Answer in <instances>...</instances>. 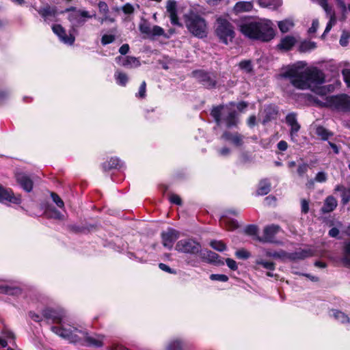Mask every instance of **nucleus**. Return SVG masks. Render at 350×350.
Segmentation results:
<instances>
[{
    "mask_svg": "<svg viewBox=\"0 0 350 350\" xmlns=\"http://www.w3.org/2000/svg\"><path fill=\"white\" fill-rule=\"evenodd\" d=\"M306 66L305 62H297L284 68L280 77L288 79L296 88L310 90L318 94H323L325 88L321 85L325 81L324 73L316 67Z\"/></svg>",
    "mask_w": 350,
    "mask_h": 350,
    "instance_id": "1",
    "label": "nucleus"
},
{
    "mask_svg": "<svg viewBox=\"0 0 350 350\" xmlns=\"http://www.w3.org/2000/svg\"><path fill=\"white\" fill-rule=\"evenodd\" d=\"M241 32L253 40L267 42L273 38L275 33L271 21L260 18L245 23L240 26Z\"/></svg>",
    "mask_w": 350,
    "mask_h": 350,
    "instance_id": "2",
    "label": "nucleus"
},
{
    "mask_svg": "<svg viewBox=\"0 0 350 350\" xmlns=\"http://www.w3.org/2000/svg\"><path fill=\"white\" fill-rule=\"evenodd\" d=\"M64 331L61 332L62 338L68 340L71 343H79L86 346H92L96 347H102L103 336H90L83 329H79L73 327L72 331L63 329Z\"/></svg>",
    "mask_w": 350,
    "mask_h": 350,
    "instance_id": "3",
    "label": "nucleus"
},
{
    "mask_svg": "<svg viewBox=\"0 0 350 350\" xmlns=\"http://www.w3.org/2000/svg\"><path fill=\"white\" fill-rule=\"evenodd\" d=\"M42 315L48 323L51 322L57 324V325L52 326L51 330L61 338L60 334L64 331V328L70 332L74 327V325L70 324L68 315L62 310L45 308L42 310Z\"/></svg>",
    "mask_w": 350,
    "mask_h": 350,
    "instance_id": "4",
    "label": "nucleus"
},
{
    "mask_svg": "<svg viewBox=\"0 0 350 350\" xmlns=\"http://www.w3.org/2000/svg\"><path fill=\"white\" fill-rule=\"evenodd\" d=\"M185 25L191 33L200 38L206 36L208 31L207 23L200 15L190 12L185 16Z\"/></svg>",
    "mask_w": 350,
    "mask_h": 350,
    "instance_id": "5",
    "label": "nucleus"
},
{
    "mask_svg": "<svg viewBox=\"0 0 350 350\" xmlns=\"http://www.w3.org/2000/svg\"><path fill=\"white\" fill-rule=\"evenodd\" d=\"M215 32L219 41L225 44L232 42L235 36L233 25L222 17L217 19Z\"/></svg>",
    "mask_w": 350,
    "mask_h": 350,
    "instance_id": "6",
    "label": "nucleus"
},
{
    "mask_svg": "<svg viewBox=\"0 0 350 350\" xmlns=\"http://www.w3.org/2000/svg\"><path fill=\"white\" fill-rule=\"evenodd\" d=\"M211 115L217 122V125H219L224 121L226 126L230 128L236 126L238 122L235 111L228 106H218L213 108L211 111Z\"/></svg>",
    "mask_w": 350,
    "mask_h": 350,
    "instance_id": "7",
    "label": "nucleus"
},
{
    "mask_svg": "<svg viewBox=\"0 0 350 350\" xmlns=\"http://www.w3.org/2000/svg\"><path fill=\"white\" fill-rule=\"evenodd\" d=\"M201 244L196 239L187 238L176 243L175 250L179 253L196 256L201 252Z\"/></svg>",
    "mask_w": 350,
    "mask_h": 350,
    "instance_id": "8",
    "label": "nucleus"
},
{
    "mask_svg": "<svg viewBox=\"0 0 350 350\" xmlns=\"http://www.w3.org/2000/svg\"><path fill=\"white\" fill-rule=\"evenodd\" d=\"M323 105L338 111H350V96L346 94L327 96Z\"/></svg>",
    "mask_w": 350,
    "mask_h": 350,
    "instance_id": "9",
    "label": "nucleus"
},
{
    "mask_svg": "<svg viewBox=\"0 0 350 350\" xmlns=\"http://www.w3.org/2000/svg\"><path fill=\"white\" fill-rule=\"evenodd\" d=\"M140 32L145 35V37L150 39H155L159 36L167 38L164 29L158 25H151L147 21H142L139 25Z\"/></svg>",
    "mask_w": 350,
    "mask_h": 350,
    "instance_id": "10",
    "label": "nucleus"
},
{
    "mask_svg": "<svg viewBox=\"0 0 350 350\" xmlns=\"http://www.w3.org/2000/svg\"><path fill=\"white\" fill-rule=\"evenodd\" d=\"M193 75L200 83L208 88H213L216 84V76L213 73L196 70L193 72Z\"/></svg>",
    "mask_w": 350,
    "mask_h": 350,
    "instance_id": "11",
    "label": "nucleus"
},
{
    "mask_svg": "<svg viewBox=\"0 0 350 350\" xmlns=\"http://www.w3.org/2000/svg\"><path fill=\"white\" fill-rule=\"evenodd\" d=\"M180 233L178 230L173 228H168L166 231L161 233L163 245L171 250L173 247L174 241L178 239Z\"/></svg>",
    "mask_w": 350,
    "mask_h": 350,
    "instance_id": "12",
    "label": "nucleus"
},
{
    "mask_svg": "<svg viewBox=\"0 0 350 350\" xmlns=\"http://www.w3.org/2000/svg\"><path fill=\"white\" fill-rule=\"evenodd\" d=\"M67 11L75 12V13L71 14L69 16V20L71 22L75 23L77 25H83L85 22V20L80 19L79 16L84 17V18H88L96 16L95 14L93 15H90L88 11L81 10H77L76 8H74V7H71V8L67 9Z\"/></svg>",
    "mask_w": 350,
    "mask_h": 350,
    "instance_id": "13",
    "label": "nucleus"
},
{
    "mask_svg": "<svg viewBox=\"0 0 350 350\" xmlns=\"http://www.w3.org/2000/svg\"><path fill=\"white\" fill-rule=\"evenodd\" d=\"M280 227L278 225L272 224L266 226L263 230V235L259 238L262 242L271 243L273 241L275 235L278 233Z\"/></svg>",
    "mask_w": 350,
    "mask_h": 350,
    "instance_id": "14",
    "label": "nucleus"
},
{
    "mask_svg": "<svg viewBox=\"0 0 350 350\" xmlns=\"http://www.w3.org/2000/svg\"><path fill=\"white\" fill-rule=\"evenodd\" d=\"M8 201L14 204H20L21 202L19 196H16L10 189L4 188L0 185V202Z\"/></svg>",
    "mask_w": 350,
    "mask_h": 350,
    "instance_id": "15",
    "label": "nucleus"
},
{
    "mask_svg": "<svg viewBox=\"0 0 350 350\" xmlns=\"http://www.w3.org/2000/svg\"><path fill=\"white\" fill-rule=\"evenodd\" d=\"M52 29L53 32L59 37L60 40L64 44L72 45L74 43L75 40V36H73L71 34L68 36L66 33V31L61 25H53Z\"/></svg>",
    "mask_w": 350,
    "mask_h": 350,
    "instance_id": "16",
    "label": "nucleus"
},
{
    "mask_svg": "<svg viewBox=\"0 0 350 350\" xmlns=\"http://www.w3.org/2000/svg\"><path fill=\"white\" fill-rule=\"evenodd\" d=\"M329 315L330 317L333 318L338 323L342 324L344 325H350V318L344 312L337 310V309H331L329 312Z\"/></svg>",
    "mask_w": 350,
    "mask_h": 350,
    "instance_id": "17",
    "label": "nucleus"
},
{
    "mask_svg": "<svg viewBox=\"0 0 350 350\" xmlns=\"http://www.w3.org/2000/svg\"><path fill=\"white\" fill-rule=\"evenodd\" d=\"M17 183L23 187L24 190L29 192L33 189V181L25 173L19 172L16 174Z\"/></svg>",
    "mask_w": 350,
    "mask_h": 350,
    "instance_id": "18",
    "label": "nucleus"
},
{
    "mask_svg": "<svg viewBox=\"0 0 350 350\" xmlns=\"http://www.w3.org/2000/svg\"><path fill=\"white\" fill-rule=\"evenodd\" d=\"M221 137L226 141L232 142L237 146H241L243 144V136L238 133L225 132Z\"/></svg>",
    "mask_w": 350,
    "mask_h": 350,
    "instance_id": "19",
    "label": "nucleus"
},
{
    "mask_svg": "<svg viewBox=\"0 0 350 350\" xmlns=\"http://www.w3.org/2000/svg\"><path fill=\"white\" fill-rule=\"evenodd\" d=\"M166 10L170 15L171 23L174 25H178V18L176 14V2L174 0H168Z\"/></svg>",
    "mask_w": 350,
    "mask_h": 350,
    "instance_id": "20",
    "label": "nucleus"
},
{
    "mask_svg": "<svg viewBox=\"0 0 350 350\" xmlns=\"http://www.w3.org/2000/svg\"><path fill=\"white\" fill-rule=\"evenodd\" d=\"M337 205L338 202L334 196H329L325 198L321 211L323 213H328L333 211Z\"/></svg>",
    "mask_w": 350,
    "mask_h": 350,
    "instance_id": "21",
    "label": "nucleus"
},
{
    "mask_svg": "<svg viewBox=\"0 0 350 350\" xmlns=\"http://www.w3.org/2000/svg\"><path fill=\"white\" fill-rule=\"evenodd\" d=\"M119 61V64L127 68H136L139 66V61L134 57L127 56L126 57H118L116 58Z\"/></svg>",
    "mask_w": 350,
    "mask_h": 350,
    "instance_id": "22",
    "label": "nucleus"
},
{
    "mask_svg": "<svg viewBox=\"0 0 350 350\" xmlns=\"http://www.w3.org/2000/svg\"><path fill=\"white\" fill-rule=\"evenodd\" d=\"M253 5L250 1H239L234 8L233 10L236 14H239L245 12H250L252 10Z\"/></svg>",
    "mask_w": 350,
    "mask_h": 350,
    "instance_id": "23",
    "label": "nucleus"
},
{
    "mask_svg": "<svg viewBox=\"0 0 350 350\" xmlns=\"http://www.w3.org/2000/svg\"><path fill=\"white\" fill-rule=\"evenodd\" d=\"M296 43V39L293 36H286L282 38L278 47L286 51L290 50Z\"/></svg>",
    "mask_w": 350,
    "mask_h": 350,
    "instance_id": "24",
    "label": "nucleus"
},
{
    "mask_svg": "<svg viewBox=\"0 0 350 350\" xmlns=\"http://www.w3.org/2000/svg\"><path fill=\"white\" fill-rule=\"evenodd\" d=\"M258 3L260 7L275 10L282 5V0H258Z\"/></svg>",
    "mask_w": 350,
    "mask_h": 350,
    "instance_id": "25",
    "label": "nucleus"
},
{
    "mask_svg": "<svg viewBox=\"0 0 350 350\" xmlns=\"http://www.w3.org/2000/svg\"><path fill=\"white\" fill-rule=\"evenodd\" d=\"M44 214L48 218H52L58 220L64 219V215L53 207H48L45 210Z\"/></svg>",
    "mask_w": 350,
    "mask_h": 350,
    "instance_id": "26",
    "label": "nucleus"
},
{
    "mask_svg": "<svg viewBox=\"0 0 350 350\" xmlns=\"http://www.w3.org/2000/svg\"><path fill=\"white\" fill-rule=\"evenodd\" d=\"M270 190V183L267 180H263L259 183L258 188L257 189V194L260 196H265L267 194Z\"/></svg>",
    "mask_w": 350,
    "mask_h": 350,
    "instance_id": "27",
    "label": "nucleus"
},
{
    "mask_svg": "<svg viewBox=\"0 0 350 350\" xmlns=\"http://www.w3.org/2000/svg\"><path fill=\"white\" fill-rule=\"evenodd\" d=\"M198 255L203 260L208 262H215L218 257V255L216 253L210 250L202 251L201 250V252Z\"/></svg>",
    "mask_w": 350,
    "mask_h": 350,
    "instance_id": "28",
    "label": "nucleus"
},
{
    "mask_svg": "<svg viewBox=\"0 0 350 350\" xmlns=\"http://www.w3.org/2000/svg\"><path fill=\"white\" fill-rule=\"evenodd\" d=\"M121 166V161L118 158L113 157L103 164L105 170L118 168Z\"/></svg>",
    "mask_w": 350,
    "mask_h": 350,
    "instance_id": "29",
    "label": "nucleus"
},
{
    "mask_svg": "<svg viewBox=\"0 0 350 350\" xmlns=\"http://www.w3.org/2000/svg\"><path fill=\"white\" fill-rule=\"evenodd\" d=\"M116 83L121 86H125L129 81L128 75L120 70H117L114 75Z\"/></svg>",
    "mask_w": 350,
    "mask_h": 350,
    "instance_id": "30",
    "label": "nucleus"
},
{
    "mask_svg": "<svg viewBox=\"0 0 350 350\" xmlns=\"http://www.w3.org/2000/svg\"><path fill=\"white\" fill-rule=\"evenodd\" d=\"M294 26V23L291 19H285L278 22V27L282 33L288 32Z\"/></svg>",
    "mask_w": 350,
    "mask_h": 350,
    "instance_id": "31",
    "label": "nucleus"
},
{
    "mask_svg": "<svg viewBox=\"0 0 350 350\" xmlns=\"http://www.w3.org/2000/svg\"><path fill=\"white\" fill-rule=\"evenodd\" d=\"M342 262L345 266L350 267V241L345 245Z\"/></svg>",
    "mask_w": 350,
    "mask_h": 350,
    "instance_id": "32",
    "label": "nucleus"
},
{
    "mask_svg": "<svg viewBox=\"0 0 350 350\" xmlns=\"http://www.w3.org/2000/svg\"><path fill=\"white\" fill-rule=\"evenodd\" d=\"M182 342L178 340H172L170 341L166 347L165 350H182Z\"/></svg>",
    "mask_w": 350,
    "mask_h": 350,
    "instance_id": "33",
    "label": "nucleus"
},
{
    "mask_svg": "<svg viewBox=\"0 0 350 350\" xmlns=\"http://www.w3.org/2000/svg\"><path fill=\"white\" fill-rule=\"evenodd\" d=\"M336 2L342 12L341 20L345 21L347 18V11H350V3L347 7L343 0H336Z\"/></svg>",
    "mask_w": 350,
    "mask_h": 350,
    "instance_id": "34",
    "label": "nucleus"
},
{
    "mask_svg": "<svg viewBox=\"0 0 350 350\" xmlns=\"http://www.w3.org/2000/svg\"><path fill=\"white\" fill-rule=\"evenodd\" d=\"M316 134L322 139H327L332 134L323 126H318L316 129Z\"/></svg>",
    "mask_w": 350,
    "mask_h": 350,
    "instance_id": "35",
    "label": "nucleus"
},
{
    "mask_svg": "<svg viewBox=\"0 0 350 350\" xmlns=\"http://www.w3.org/2000/svg\"><path fill=\"white\" fill-rule=\"evenodd\" d=\"M291 127L290 130V137L291 140L293 142H297V137H298V132L300 129V125L299 123L289 126Z\"/></svg>",
    "mask_w": 350,
    "mask_h": 350,
    "instance_id": "36",
    "label": "nucleus"
},
{
    "mask_svg": "<svg viewBox=\"0 0 350 350\" xmlns=\"http://www.w3.org/2000/svg\"><path fill=\"white\" fill-rule=\"evenodd\" d=\"M221 225H225L228 227L230 230L234 229L238 227V224L236 221H230L227 217H222L220 219Z\"/></svg>",
    "mask_w": 350,
    "mask_h": 350,
    "instance_id": "37",
    "label": "nucleus"
},
{
    "mask_svg": "<svg viewBox=\"0 0 350 350\" xmlns=\"http://www.w3.org/2000/svg\"><path fill=\"white\" fill-rule=\"evenodd\" d=\"M256 265H261L265 269L268 270H274L275 269V264L273 262L265 261L262 259H257L256 260Z\"/></svg>",
    "mask_w": 350,
    "mask_h": 350,
    "instance_id": "38",
    "label": "nucleus"
},
{
    "mask_svg": "<svg viewBox=\"0 0 350 350\" xmlns=\"http://www.w3.org/2000/svg\"><path fill=\"white\" fill-rule=\"evenodd\" d=\"M316 48V44L313 42H304L299 46V50L301 52H306Z\"/></svg>",
    "mask_w": 350,
    "mask_h": 350,
    "instance_id": "39",
    "label": "nucleus"
},
{
    "mask_svg": "<svg viewBox=\"0 0 350 350\" xmlns=\"http://www.w3.org/2000/svg\"><path fill=\"white\" fill-rule=\"evenodd\" d=\"M38 12L40 14L46 18L49 16H54L55 15V11L53 9H51L50 7L43 8Z\"/></svg>",
    "mask_w": 350,
    "mask_h": 350,
    "instance_id": "40",
    "label": "nucleus"
},
{
    "mask_svg": "<svg viewBox=\"0 0 350 350\" xmlns=\"http://www.w3.org/2000/svg\"><path fill=\"white\" fill-rule=\"evenodd\" d=\"M210 245L215 250L223 252L226 250V245L221 241H212Z\"/></svg>",
    "mask_w": 350,
    "mask_h": 350,
    "instance_id": "41",
    "label": "nucleus"
},
{
    "mask_svg": "<svg viewBox=\"0 0 350 350\" xmlns=\"http://www.w3.org/2000/svg\"><path fill=\"white\" fill-rule=\"evenodd\" d=\"M20 290L17 288H12L8 286H0V293H6L10 295H14L18 293Z\"/></svg>",
    "mask_w": 350,
    "mask_h": 350,
    "instance_id": "42",
    "label": "nucleus"
},
{
    "mask_svg": "<svg viewBox=\"0 0 350 350\" xmlns=\"http://www.w3.org/2000/svg\"><path fill=\"white\" fill-rule=\"evenodd\" d=\"M239 67L241 70H245L246 72H250L252 70V65L250 60H244L239 63Z\"/></svg>",
    "mask_w": 350,
    "mask_h": 350,
    "instance_id": "43",
    "label": "nucleus"
},
{
    "mask_svg": "<svg viewBox=\"0 0 350 350\" xmlns=\"http://www.w3.org/2000/svg\"><path fill=\"white\" fill-rule=\"evenodd\" d=\"M349 38L350 33L346 31H343L340 38V44L342 46H346L349 43Z\"/></svg>",
    "mask_w": 350,
    "mask_h": 350,
    "instance_id": "44",
    "label": "nucleus"
},
{
    "mask_svg": "<svg viewBox=\"0 0 350 350\" xmlns=\"http://www.w3.org/2000/svg\"><path fill=\"white\" fill-rule=\"evenodd\" d=\"M115 40V36L112 34H105L101 38V43L103 45L113 42Z\"/></svg>",
    "mask_w": 350,
    "mask_h": 350,
    "instance_id": "45",
    "label": "nucleus"
},
{
    "mask_svg": "<svg viewBox=\"0 0 350 350\" xmlns=\"http://www.w3.org/2000/svg\"><path fill=\"white\" fill-rule=\"evenodd\" d=\"M336 19L335 15L334 14H331L329 21L328 23L327 24L326 28L325 29V31H324L323 36H324L325 33L329 32L331 30L332 27L336 24Z\"/></svg>",
    "mask_w": 350,
    "mask_h": 350,
    "instance_id": "46",
    "label": "nucleus"
},
{
    "mask_svg": "<svg viewBox=\"0 0 350 350\" xmlns=\"http://www.w3.org/2000/svg\"><path fill=\"white\" fill-rule=\"evenodd\" d=\"M286 122L288 126L297 124V116L294 113H288L286 116Z\"/></svg>",
    "mask_w": 350,
    "mask_h": 350,
    "instance_id": "47",
    "label": "nucleus"
},
{
    "mask_svg": "<svg viewBox=\"0 0 350 350\" xmlns=\"http://www.w3.org/2000/svg\"><path fill=\"white\" fill-rule=\"evenodd\" d=\"M210 279L211 280H216L225 282L228 281V278L227 275L224 274H211L210 275Z\"/></svg>",
    "mask_w": 350,
    "mask_h": 350,
    "instance_id": "48",
    "label": "nucleus"
},
{
    "mask_svg": "<svg viewBox=\"0 0 350 350\" xmlns=\"http://www.w3.org/2000/svg\"><path fill=\"white\" fill-rule=\"evenodd\" d=\"M51 196L53 199V201L57 204L58 207L61 208L64 207V203L63 200L59 198V196L57 194L55 193H51Z\"/></svg>",
    "mask_w": 350,
    "mask_h": 350,
    "instance_id": "49",
    "label": "nucleus"
},
{
    "mask_svg": "<svg viewBox=\"0 0 350 350\" xmlns=\"http://www.w3.org/2000/svg\"><path fill=\"white\" fill-rule=\"evenodd\" d=\"M99 12L102 14H109V10L107 4L105 1H100L98 4Z\"/></svg>",
    "mask_w": 350,
    "mask_h": 350,
    "instance_id": "50",
    "label": "nucleus"
},
{
    "mask_svg": "<svg viewBox=\"0 0 350 350\" xmlns=\"http://www.w3.org/2000/svg\"><path fill=\"white\" fill-rule=\"evenodd\" d=\"M342 203L347 204L350 201V189L344 190V192L341 194Z\"/></svg>",
    "mask_w": 350,
    "mask_h": 350,
    "instance_id": "51",
    "label": "nucleus"
},
{
    "mask_svg": "<svg viewBox=\"0 0 350 350\" xmlns=\"http://www.w3.org/2000/svg\"><path fill=\"white\" fill-rule=\"evenodd\" d=\"M296 257L298 258H305L312 255L311 250H301V252H296Z\"/></svg>",
    "mask_w": 350,
    "mask_h": 350,
    "instance_id": "52",
    "label": "nucleus"
},
{
    "mask_svg": "<svg viewBox=\"0 0 350 350\" xmlns=\"http://www.w3.org/2000/svg\"><path fill=\"white\" fill-rule=\"evenodd\" d=\"M308 165L306 163L301 164L298 166L297 174L299 176H304V174L308 172Z\"/></svg>",
    "mask_w": 350,
    "mask_h": 350,
    "instance_id": "53",
    "label": "nucleus"
},
{
    "mask_svg": "<svg viewBox=\"0 0 350 350\" xmlns=\"http://www.w3.org/2000/svg\"><path fill=\"white\" fill-rule=\"evenodd\" d=\"M327 180V175L323 172H318L315 176L314 180L319 183H324Z\"/></svg>",
    "mask_w": 350,
    "mask_h": 350,
    "instance_id": "54",
    "label": "nucleus"
},
{
    "mask_svg": "<svg viewBox=\"0 0 350 350\" xmlns=\"http://www.w3.org/2000/svg\"><path fill=\"white\" fill-rule=\"evenodd\" d=\"M236 256L239 258L247 259L250 256V253L244 250H240L236 252Z\"/></svg>",
    "mask_w": 350,
    "mask_h": 350,
    "instance_id": "55",
    "label": "nucleus"
},
{
    "mask_svg": "<svg viewBox=\"0 0 350 350\" xmlns=\"http://www.w3.org/2000/svg\"><path fill=\"white\" fill-rule=\"evenodd\" d=\"M146 83L145 81H143L139 87V92L136 94V96H139L140 98H144L146 96Z\"/></svg>",
    "mask_w": 350,
    "mask_h": 350,
    "instance_id": "56",
    "label": "nucleus"
},
{
    "mask_svg": "<svg viewBox=\"0 0 350 350\" xmlns=\"http://www.w3.org/2000/svg\"><path fill=\"white\" fill-rule=\"evenodd\" d=\"M345 81L348 86H350V69H344L342 71Z\"/></svg>",
    "mask_w": 350,
    "mask_h": 350,
    "instance_id": "57",
    "label": "nucleus"
},
{
    "mask_svg": "<svg viewBox=\"0 0 350 350\" xmlns=\"http://www.w3.org/2000/svg\"><path fill=\"white\" fill-rule=\"evenodd\" d=\"M170 200L172 203L180 205L182 203L181 198L176 194H172L170 197Z\"/></svg>",
    "mask_w": 350,
    "mask_h": 350,
    "instance_id": "58",
    "label": "nucleus"
},
{
    "mask_svg": "<svg viewBox=\"0 0 350 350\" xmlns=\"http://www.w3.org/2000/svg\"><path fill=\"white\" fill-rule=\"evenodd\" d=\"M257 231H258L257 227L256 226H253V225L248 226L247 227H246V228L245 230V233H247V234H250V235L256 234Z\"/></svg>",
    "mask_w": 350,
    "mask_h": 350,
    "instance_id": "59",
    "label": "nucleus"
},
{
    "mask_svg": "<svg viewBox=\"0 0 350 350\" xmlns=\"http://www.w3.org/2000/svg\"><path fill=\"white\" fill-rule=\"evenodd\" d=\"M301 212L307 213L309 211V202L305 199L301 200Z\"/></svg>",
    "mask_w": 350,
    "mask_h": 350,
    "instance_id": "60",
    "label": "nucleus"
},
{
    "mask_svg": "<svg viewBox=\"0 0 350 350\" xmlns=\"http://www.w3.org/2000/svg\"><path fill=\"white\" fill-rule=\"evenodd\" d=\"M226 264L228 267L232 270L237 269V265L235 260L231 258H226Z\"/></svg>",
    "mask_w": 350,
    "mask_h": 350,
    "instance_id": "61",
    "label": "nucleus"
},
{
    "mask_svg": "<svg viewBox=\"0 0 350 350\" xmlns=\"http://www.w3.org/2000/svg\"><path fill=\"white\" fill-rule=\"evenodd\" d=\"M219 155L228 157L230 154V149L228 147H223L217 150Z\"/></svg>",
    "mask_w": 350,
    "mask_h": 350,
    "instance_id": "62",
    "label": "nucleus"
},
{
    "mask_svg": "<svg viewBox=\"0 0 350 350\" xmlns=\"http://www.w3.org/2000/svg\"><path fill=\"white\" fill-rule=\"evenodd\" d=\"M318 27H319V21L317 19H314L312 21V26L311 27L309 28L308 29V33H314L317 29H318Z\"/></svg>",
    "mask_w": 350,
    "mask_h": 350,
    "instance_id": "63",
    "label": "nucleus"
},
{
    "mask_svg": "<svg viewBox=\"0 0 350 350\" xmlns=\"http://www.w3.org/2000/svg\"><path fill=\"white\" fill-rule=\"evenodd\" d=\"M122 11L124 14H130L133 12L134 8L130 3H126L122 7Z\"/></svg>",
    "mask_w": 350,
    "mask_h": 350,
    "instance_id": "64",
    "label": "nucleus"
}]
</instances>
